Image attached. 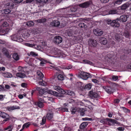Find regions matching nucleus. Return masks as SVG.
<instances>
[{
  "mask_svg": "<svg viewBox=\"0 0 131 131\" xmlns=\"http://www.w3.org/2000/svg\"><path fill=\"white\" fill-rule=\"evenodd\" d=\"M53 88L55 90L57 91L59 93L53 91L51 90H48L47 91V92L49 94L57 97H63V95L62 94L64 93V91L59 86H54Z\"/></svg>",
  "mask_w": 131,
  "mask_h": 131,
  "instance_id": "f257e3e1",
  "label": "nucleus"
},
{
  "mask_svg": "<svg viewBox=\"0 0 131 131\" xmlns=\"http://www.w3.org/2000/svg\"><path fill=\"white\" fill-rule=\"evenodd\" d=\"M78 77L85 80H87L89 78H91L92 77L89 73L83 71L81 72Z\"/></svg>",
  "mask_w": 131,
  "mask_h": 131,
  "instance_id": "f03ea898",
  "label": "nucleus"
},
{
  "mask_svg": "<svg viewBox=\"0 0 131 131\" xmlns=\"http://www.w3.org/2000/svg\"><path fill=\"white\" fill-rule=\"evenodd\" d=\"M106 23L108 25H110L114 28L118 27L120 26L119 23L116 20H112L108 19L106 21Z\"/></svg>",
  "mask_w": 131,
  "mask_h": 131,
  "instance_id": "7ed1b4c3",
  "label": "nucleus"
},
{
  "mask_svg": "<svg viewBox=\"0 0 131 131\" xmlns=\"http://www.w3.org/2000/svg\"><path fill=\"white\" fill-rule=\"evenodd\" d=\"M0 116L3 118H5L2 122V123H4L5 122L8 121L9 120L10 117L9 115L6 113L0 111Z\"/></svg>",
  "mask_w": 131,
  "mask_h": 131,
  "instance_id": "20e7f679",
  "label": "nucleus"
},
{
  "mask_svg": "<svg viewBox=\"0 0 131 131\" xmlns=\"http://www.w3.org/2000/svg\"><path fill=\"white\" fill-rule=\"evenodd\" d=\"M10 37L12 40L19 42H22L23 40L22 38L19 37H18L17 35L16 34L11 36Z\"/></svg>",
  "mask_w": 131,
  "mask_h": 131,
  "instance_id": "39448f33",
  "label": "nucleus"
},
{
  "mask_svg": "<svg viewBox=\"0 0 131 131\" xmlns=\"http://www.w3.org/2000/svg\"><path fill=\"white\" fill-rule=\"evenodd\" d=\"M62 41V37L59 36H57L54 37L53 40V42L57 44L61 43Z\"/></svg>",
  "mask_w": 131,
  "mask_h": 131,
  "instance_id": "423d86ee",
  "label": "nucleus"
},
{
  "mask_svg": "<svg viewBox=\"0 0 131 131\" xmlns=\"http://www.w3.org/2000/svg\"><path fill=\"white\" fill-rule=\"evenodd\" d=\"M115 41L118 42H121L123 40V38L122 35L120 34H116L115 36Z\"/></svg>",
  "mask_w": 131,
  "mask_h": 131,
  "instance_id": "0eeeda50",
  "label": "nucleus"
},
{
  "mask_svg": "<svg viewBox=\"0 0 131 131\" xmlns=\"http://www.w3.org/2000/svg\"><path fill=\"white\" fill-rule=\"evenodd\" d=\"M92 3V2L91 1L84 3H83L80 4L79 6L82 8H87L89 7Z\"/></svg>",
  "mask_w": 131,
  "mask_h": 131,
  "instance_id": "6e6552de",
  "label": "nucleus"
},
{
  "mask_svg": "<svg viewBox=\"0 0 131 131\" xmlns=\"http://www.w3.org/2000/svg\"><path fill=\"white\" fill-rule=\"evenodd\" d=\"M89 46L91 47H95L97 45V43L96 40L93 39H90L88 42Z\"/></svg>",
  "mask_w": 131,
  "mask_h": 131,
  "instance_id": "1a4fd4ad",
  "label": "nucleus"
},
{
  "mask_svg": "<svg viewBox=\"0 0 131 131\" xmlns=\"http://www.w3.org/2000/svg\"><path fill=\"white\" fill-rule=\"evenodd\" d=\"M93 32L94 34L97 36H101L103 33V31L99 29H97L94 30Z\"/></svg>",
  "mask_w": 131,
  "mask_h": 131,
  "instance_id": "9d476101",
  "label": "nucleus"
},
{
  "mask_svg": "<svg viewBox=\"0 0 131 131\" xmlns=\"http://www.w3.org/2000/svg\"><path fill=\"white\" fill-rule=\"evenodd\" d=\"M53 110H49V112L47 114V119L50 120L53 117Z\"/></svg>",
  "mask_w": 131,
  "mask_h": 131,
  "instance_id": "9b49d317",
  "label": "nucleus"
},
{
  "mask_svg": "<svg viewBox=\"0 0 131 131\" xmlns=\"http://www.w3.org/2000/svg\"><path fill=\"white\" fill-rule=\"evenodd\" d=\"M2 52L3 54L6 57L8 58H9L10 56L9 54V53L8 50L5 48H3L2 49Z\"/></svg>",
  "mask_w": 131,
  "mask_h": 131,
  "instance_id": "f8f14e48",
  "label": "nucleus"
},
{
  "mask_svg": "<svg viewBox=\"0 0 131 131\" xmlns=\"http://www.w3.org/2000/svg\"><path fill=\"white\" fill-rule=\"evenodd\" d=\"M89 96L91 97L92 99L97 98L98 96V94L96 93L93 92L92 91H90L89 92Z\"/></svg>",
  "mask_w": 131,
  "mask_h": 131,
  "instance_id": "ddd939ff",
  "label": "nucleus"
},
{
  "mask_svg": "<svg viewBox=\"0 0 131 131\" xmlns=\"http://www.w3.org/2000/svg\"><path fill=\"white\" fill-rule=\"evenodd\" d=\"M60 25V22L58 20H54L50 23V25L52 26L58 27Z\"/></svg>",
  "mask_w": 131,
  "mask_h": 131,
  "instance_id": "4468645a",
  "label": "nucleus"
},
{
  "mask_svg": "<svg viewBox=\"0 0 131 131\" xmlns=\"http://www.w3.org/2000/svg\"><path fill=\"white\" fill-rule=\"evenodd\" d=\"M65 93L64 94H68L71 96L72 97L74 96L75 95L74 92L71 91L66 90L64 91Z\"/></svg>",
  "mask_w": 131,
  "mask_h": 131,
  "instance_id": "2eb2a0df",
  "label": "nucleus"
},
{
  "mask_svg": "<svg viewBox=\"0 0 131 131\" xmlns=\"http://www.w3.org/2000/svg\"><path fill=\"white\" fill-rule=\"evenodd\" d=\"M30 35V34L28 30L23 31L22 34V36L25 38L28 37Z\"/></svg>",
  "mask_w": 131,
  "mask_h": 131,
  "instance_id": "dca6fc26",
  "label": "nucleus"
},
{
  "mask_svg": "<svg viewBox=\"0 0 131 131\" xmlns=\"http://www.w3.org/2000/svg\"><path fill=\"white\" fill-rule=\"evenodd\" d=\"M106 91L108 93L111 94L113 92V89L110 87H103Z\"/></svg>",
  "mask_w": 131,
  "mask_h": 131,
  "instance_id": "f3484780",
  "label": "nucleus"
},
{
  "mask_svg": "<svg viewBox=\"0 0 131 131\" xmlns=\"http://www.w3.org/2000/svg\"><path fill=\"white\" fill-rule=\"evenodd\" d=\"M14 4L13 1H11L9 3H8L5 5V6L6 7L9 8H12L13 7Z\"/></svg>",
  "mask_w": 131,
  "mask_h": 131,
  "instance_id": "a211bd4d",
  "label": "nucleus"
},
{
  "mask_svg": "<svg viewBox=\"0 0 131 131\" xmlns=\"http://www.w3.org/2000/svg\"><path fill=\"white\" fill-rule=\"evenodd\" d=\"M99 40L100 43L103 45H105L107 43V40L104 37H100Z\"/></svg>",
  "mask_w": 131,
  "mask_h": 131,
  "instance_id": "6ab92c4d",
  "label": "nucleus"
},
{
  "mask_svg": "<svg viewBox=\"0 0 131 131\" xmlns=\"http://www.w3.org/2000/svg\"><path fill=\"white\" fill-rule=\"evenodd\" d=\"M6 108L8 110L10 111L15 109H19L20 108V107L18 106H13L9 107H7Z\"/></svg>",
  "mask_w": 131,
  "mask_h": 131,
  "instance_id": "aec40b11",
  "label": "nucleus"
},
{
  "mask_svg": "<svg viewBox=\"0 0 131 131\" xmlns=\"http://www.w3.org/2000/svg\"><path fill=\"white\" fill-rule=\"evenodd\" d=\"M128 18V17L127 15H124L120 16V19L121 21L123 22H125L127 21Z\"/></svg>",
  "mask_w": 131,
  "mask_h": 131,
  "instance_id": "412c9836",
  "label": "nucleus"
},
{
  "mask_svg": "<svg viewBox=\"0 0 131 131\" xmlns=\"http://www.w3.org/2000/svg\"><path fill=\"white\" fill-rule=\"evenodd\" d=\"M108 124L110 125H114L115 122V120L111 118H106Z\"/></svg>",
  "mask_w": 131,
  "mask_h": 131,
  "instance_id": "4be33fe9",
  "label": "nucleus"
},
{
  "mask_svg": "<svg viewBox=\"0 0 131 131\" xmlns=\"http://www.w3.org/2000/svg\"><path fill=\"white\" fill-rule=\"evenodd\" d=\"M51 99V98L49 99L48 97L45 96L43 97L42 98L39 97L38 98L39 102H45L46 101V100H49Z\"/></svg>",
  "mask_w": 131,
  "mask_h": 131,
  "instance_id": "5701e85b",
  "label": "nucleus"
},
{
  "mask_svg": "<svg viewBox=\"0 0 131 131\" xmlns=\"http://www.w3.org/2000/svg\"><path fill=\"white\" fill-rule=\"evenodd\" d=\"M1 21V25H0V26L1 28H2V30L3 27H7L8 26V24L7 22H2V20H0Z\"/></svg>",
  "mask_w": 131,
  "mask_h": 131,
  "instance_id": "b1692460",
  "label": "nucleus"
},
{
  "mask_svg": "<svg viewBox=\"0 0 131 131\" xmlns=\"http://www.w3.org/2000/svg\"><path fill=\"white\" fill-rule=\"evenodd\" d=\"M2 75L4 77L7 78H11L12 76V75L11 73L7 72L3 73Z\"/></svg>",
  "mask_w": 131,
  "mask_h": 131,
  "instance_id": "393cba45",
  "label": "nucleus"
},
{
  "mask_svg": "<svg viewBox=\"0 0 131 131\" xmlns=\"http://www.w3.org/2000/svg\"><path fill=\"white\" fill-rule=\"evenodd\" d=\"M88 125V123L87 122H84L81 123L80 126V128L83 129L85 128Z\"/></svg>",
  "mask_w": 131,
  "mask_h": 131,
  "instance_id": "a878e982",
  "label": "nucleus"
},
{
  "mask_svg": "<svg viewBox=\"0 0 131 131\" xmlns=\"http://www.w3.org/2000/svg\"><path fill=\"white\" fill-rule=\"evenodd\" d=\"M26 25L30 27L33 26L34 25V23L31 21H27L25 23Z\"/></svg>",
  "mask_w": 131,
  "mask_h": 131,
  "instance_id": "bb28decb",
  "label": "nucleus"
},
{
  "mask_svg": "<svg viewBox=\"0 0 131 131\" xmlns=\"http://www.w3.org/2000/svg\"><path fill=\"white\" fill-rule=\"evenodd\" d=\"M13 128L12 125H9L7 127L4 129L3 130L4 131H12Z\"/></svg>",
  "mask_w": 131,
  "mask_h": 131,
  "instance_id": "cd10ccee",
  "label": "nucleus"
},
{
  "mask_svg": "<svg viewBox=\"0 0 131 131\" xmlns=\"http://www.w3.org/2000/svg\"><path fill=\"white\" fill-rule=\"evenodd\" d=\"M16 75L17 77L21 78H23L25 77V75L24 73H17Z\"/></svg>",
  "mask_w": 131,
  "mask_h": 131,
  "instance_id": "c85d7f7f",
  "label": "nucleus"
},
{
  "mask_svg": "<svg viewBox=\"0 0 131 131\" xmlns=\"http://www.w3.org/2000/svg\"><path fill=\"white\" fill-rule=\"evenodd\" d=\"M47 20L45 18H42L40 19L36 20L34 21L36 22H38L39 23H42L46 22Z\"/></svg>",
  "mask_w": 131,
  "mask_h": 131,
  "instance_id": "c756f323",
  "label": "nucleus"
},
{
  "mask_svg": "<svg viewBox=\"0 0 131 131\" xmlns=\"http://www.w3.org/2000/svg\"><path fill=\"white\" fill-rule=\"evenodd\" d=\"M78 26L79 27L81 28H84L85 29H87V25H85V24L84 23H79L78 24Z\"/></svg>",
  "mask_w": 131,
  "mask_h": 131,
  "instance_id": "7c9ffc66",
  "label": "nucleus"
},
{
  "mask_svg": "<svg viewBox=\"0 0 131 131\" xmlns=\"http://www.w3.org/2000/svg\"><path fill=\"white\" fill-rule=\"evenodd\" d=\"M13 57L14 60H18L19 59L18 54L16 53H14L13 54Z\"/></svg>",
  "mask_w": 131,
  "mask_h": 131,
  "instance_id": "2f4dec72",
  "label": "nucleus"
},
{
  "mask_svg": "<svg viewBox=\"0 0 131 131\" xmlns=\"http://www.w3.org/2000/svg\"><path fill=\"white\" fill-rule=\"evenodd\" d=\"M129 6V4L128 3H126L124 4L121 6V9L122 10H124L128 8Z\"/></svg>",
  "mask_w": 131,
  "mask_h": 131,
  "instance_id": "473e14b6",
  "label": "nucleus"
},
{
  "mask_svg": "<svg viewBox=\"0 0 131 131\" xmlns=\"http://www.w3.org/2000/svg\"><path fill=\"white\" fill-rule=\"evenodd\" d=\"M37 74L40 77V79H41L44 77V75L42 73L39 71H37Z\"/></svg>",
  "mask_w": 131,
  "mask_h": 131,
  "instance_id": "72a5a7b5",
  "label": "nucleus"
},
{
  "mask_svg": "<svg viewBox=\"0 0 131 131\" xmlns=\"http://www.w3.org/2000/svg\"><path fill=\"white\" fill-rule=\"evenodd\" d=\"M125 1V0H117L114 2V5H116L120 4L122 3V2Z\"/></svg>",
  "mask_w": 131,
  "mask_h": 131,
  "instance_id": "f704fd0d",
  "label": "nucleus"
},
{
  "mask_svg": "<svg viewBox=\"0 0 131 131\" xmlns=\"http://www.w3.org/2000/svg\"><path fill=\"white\" fill-rule=\"evenodd\" d=\"M55 52L54 53L56 54H58V55H60L61 54V51L59 49H56V50L55 51Z\"/></svg>",
  "mask_w": 131,
  "mask_h": 131,
  "instance_id": "c9c22d12",
  "label": "nucleus"
},
{
  "mask_svg": "<svg viewBox=\"0 0 131 131\" xmlns=\"http://www.w3.org/2000/svg\"><path fill=\"white\" fill-rule=\"evenodd\" d=\"M91 86L90 84H89L86 85L85 86V89L86 90H89L91 88Z\"/></svg>",
  "mask_w": 131,
  "mask_h": 131,
  "instance_id": "e433bc0d",
  "label": "nucleus"
},
{
  "mask_svg": "<svg viewBox=\"0 0 131 131\" xmlns=\"http://www.w3.org/2000/svg\"><path fill=\"white\" fill-rule=\"evenodd\" d=\"M28 55L29 56H30L31 55L32 56L35 57L37 56L38 54L33 51H31L30 53V54H28Z\"/></svg>",
  "mask_w": 131,
  "mask_h": 131,
  "instance_id": "4c0bfd02",
  "label": "nucleus"
},
{
  "mask_svg": "<svg viewBox=\"0 0 131 131\" xmlns=\"http://www.w3.org/2000/svg\"><path fill=\"white\" fill-rule=\"evenodd\" d=\"M38 84L39 85L45 86L46 85V83L43 80L39 82Z\"/></svg>",
  "mask_w": 131,
  "mask_h": 131,
  "instance_id": "58836bf2",
  "label": "nucleus"
},
{
  "mask_svg": "<svg viewBox=\"0 0 131 131\" xmlns=\"http://www.w3.org/2000/svg\"><path fill=\"white\" fill-rule=\"evenodd\" d=\"M39 59L41 61L40 63V65H42L45 64L46 61L45 60L41 58H40Z\"/></svg>",
  "mask_w": 131,
  "mask_h": 131,
  "instance_id": "ea45409f",
  "label": "nucleus"
},
{
  "mask_svg": "<svg viewBox=\"0 0 131 131\" xmlns=\"http://www.w3.org/2000/svg\"><path fill=\"white\" fill-rule=\"evenodd\" d=\"M83 61L84 62V63L85 64H88L90 65H92L93 63L92 62L88 60H83Z\"/></svg>",
  "mask_w": 131,
  "mask_h": 131,
  "instance_id": "a19ab883",
  "label": "nucleus"
},
{
  "mask_svg": "<svg viewBox=\"0 0 131 131\" xmlns=\"http://www.w3.org/2000/svg\"><path fill=\"white\" fill-rule=\"evenodd\" d=\"M43 103V102H37V105L40 108H42L44 106Z\"/></svg>",
  "mask_w": 131,
  "mask_h": 131,
  "instance_id": "79ce46f5",
  "label": "nucleus"
},
{
  "mask_svg": "<svg viewBox=\"0 0 131 131\" xmlns=\"http://www.w3.org/2000/svg\"><path fill=\"white\" fill-rule=\"evenodd\" d=\"M46 118L44 116L42 119V122L40 123L41 125H43L46 122Z\"/></svg>",
  "mask_w": 131,
  "mask_h": 131,
  "instance_id": "37998d69",
  "label": "nucleus"
},
{
  "mask_svg": "<svg viewBox=\"0 0 131 131\" xmlns=\"http://www.w3.org/2000/svg\"><path fill=\"white\" fill-rule=\"evenodd\" d=\"M109 13L110 14H114L117 13V11L115 9L111 10L109 11Z\"/></svg>",
  "mask_w": 131,
  "mask_h": 131,
  "instance_id": "c03bdc74",
  "label": "nucleus"
},
{
  "mask_svg": "<svg viewBox=\"0 0 131 131\" xmlns=\"http://www.w3.org/2000/svg\"><path fill=\"white\" fill-rule=\"evenodd\" d=\"M38 3H46L48 1V0H36Z\"/></svg>",
  "mask_w": 131,
  "mask_h": 131,
  "instance_id": "a18cd8bd",
  "label": "nucleus"
},
{
  "mask_svg": "<svg viewBox=\"0 0 131 131\" xmlns=\"http://www.w3.org/2000/svg\"><path fill=\"white\" fill-rule=\"evenodd\" d=\"M118 76L115 75H113L112 77V80L114 81H116L118 79Z\"/></svg>",
  "mask_w": 131,
  "mask_h": 131,
  "instance_id": "49530a36",
  "label": "nucleus"
},
{
  "mask_svg": "<svg viewBox=\"0 0 131 131\" xmlns=\"http://www.w3.org/2000/svg\"><path fill=\"white\" fill-rule=\"evenodd\" d=\"M24 45L26 46L30 47H32L35 46V45L34 44H31L28 43H24Z\"/></svg>",
  "mask_w": 131,
  "mask_h": 131,
  "instance_id": "de8ad7c7",
  "label": "nucleus"
},
{
  "mask_svg": "<svg viewBox=\"0 0 131 131\" xmlns=\"http://www.w3.org/2000/svg\"><path fill=\"white\" fill-rule=\"evenodd\" d=\"M63 76L61 74H59L58 76V78L59 80H62L63 79Z\"/></svg>",
  "mask_w": 131,
  "mask_h": 131,
  "instance_id": "09e8293b",
  "label": "nucleus"
},
{
  "mask_svg": "<svg viewBox=\"0 0 131 131\" xmlns=\"http://www.w3.org/2000/svg\"><path fill=\"white\" fill-rule=\"evenodd\" d=\"M121 108L123 109L124 112L127 113H129L130 112L129 110L126 108L124 107H122Z\"/></svg>",
  "mask_w": 131,
  "mask_h": 131,
  "instance_id": "8fccbe9b",
  "label": "nucleus"
},
{
  "mask_svg": "<svg viewBox=\"0 0 131 131\" xmlns=\"http://www.w3.org/2000/svg\"><path fill=\"white\" fill-rule=\"evenodd\" d=\"M106 118L105 119H102L100 121V122L104 124L107 123V120H106Z\"/></svg>",
  "mask_w": 131,
  "mask_h": 131,
  "instance_id": "3c124183",
  "label": "nucleus"
},
{
  "mask_svg": "<svg viewBox=\"0 0 131 131\" xmlns=\"http://www.w3.org/2000/svg\"><path fill=\"white\" fill-rule=\"evenodd\" d=\"M30 124H28V123H25L23 125V128H24L25 127H26V128H27L29 126Z\"/></svg>",
  "mask_w": 131,
  "mask_h": 131,
  "instance_id": "603ef678",
  "label": "nucleus"
},
{
  "mask_svg": "<svg viewBox=\"0 0 131 131\" xmlns=\"http://www.w3.org/2000/svg\"><path fill=\"white\" fill-rule=\"evenodd\" d=\"M77 8L76 7H71L70 8V10L72 12H74L76 11L77 10Z\"/></svg>",
  "mask_w": 131,
  "mask_h": 131,
  "instance_id": "864d4df0",
  "label": "nucleus"
},
{
  "mask_svg": "<svg viewBox=\"0 0 131 131\" xmlns=\"http://www.w3.org/2000/svg\"><path fill=\"white\" fill-rule=\"evenodd\" d=\"M108 56L109 59H111L113 58V57H114V53L113 52H112V53H111L110 54H109Z\"/></svg>",
  "mask_w": 131,
  "mask_h": 131,
  "instance_id": "5fc2aeb1",
  "label": "nucleus"
},
{
  "mask_svg": "<svg viewBox=\"0 0 131 131\" xmlns=\"http://www.w3.org/2000/svg\"><path fill=\"white\" fill-rule=\"evenodd\" d=\"M84 109L82 108H77V112L80 113L83 111Z\"/></svg>",
  "mask_w": 131,
  "mask_h": 131,
  "instance_id": "6e6d98bb",
  "label": "nucleus"
},
{
  "mask_svg": "<svg viewBox=\"0 0 131 131\" xmlns=\"http://www.w3.org/2000/svg\"><path fill=\"white\" fill-rule=\"evenodd\" d=\"M123 35L127 38H128L129 36V34L128 31L125 32L123 33Z\"/></svg>",
  "mask_w": 131,
  "mask_h": 131,
  "instance_id": "4d7b16f0",
  "label": "nucleus"
},
{
  "mask_svg": "<svg viewBox=\"0 0 131 131\" xmlns=\"http://www.w3.org/2000/svg\"><path fill=\"white\" fill-rule=\"evenodd\" d=\"M76 112H77V108L76 109L75 108H73L72 109L71 111V113L72 114H74Z\"/></svg>",
  "mask_w": 131,
  "mask_h": 131,
  "instance_id": "13d9d810",
  "label": "nucleus"
},
{
  "mask_svg": "<svg viewBox=\"0 0 131 131\" xmlns=\"http://www.w3.org/2000/svg\"><path fill=\"white\" fill-rule=\"evenodd\" d=\"M2 30H4V31L5 32V34H7L10 30V29L9 28H6L4 29H2Z\"/></svg>",
  "mask_w": 131,
  "mask_h": 131,
  "instance_id": "bf43d9fd",
  "label": "nucleus"
},
{
  "mask_svg": "<svg viewBox=\"0 0 131 131\" xmlns=\"http://www.w3.org/2000/svg\"><path fill=\"white\" fill-rule=\"evenodd\" d=\"M64 131H71V128L69 127H65L64 129Z\"/></svg>",
  "mask_w": 131,
  "mask_h": 131,
  "instance_id": "052dcab7",
  "label": "nucleus"
},
{
  "mask_svg": "<svg viewBox=\"0 0 131 131\" xmlns=\"http://www.w3.org/2000/svg\"><path fill=\"white\" fill-rule=\"evenodd\" d=\"M110 0H100L102 3H106L108 2Z\"/></svg>",
  "mask_w": 131,
  "mask_h": 131,
  "instance_id": "680f3d73",
  "label": "nucleus"
},
{
  "mask_svg": "<svg viewBox=\"0 0 131 131\" xmlns=\"http://www.w3.org/2000/svg\"><path fill=\"white\" fill-rule=\"evenodd\" d=\"M39 94L41 95H42L44 93V90L43 89H41L39 91Z\"/></svg>",
  "mask_w": 131,
  "mask_h": 131,
  "instance_id": "e2e57ef3",
  "label": "nucleus"
},
{
  "mask_svg": "<svg viewBox=\"0 0 131 131\" xmlns=\"http://www.w3.org/2000/svg\"><path fill=\"white\" fill-rule=\"evenodd\" d=\"M61 110H62V112H67L68 110V109L66 108H61Z\"/></svg>",
  "mask_w": 131,
  "mask_h": 131,
  "instance_id": "0e129e2a",
  "label": "nucleus"
},
{
  "mask_svg": "<svg viewBox=\"0 0 131 131\" xmlns=\"http://www.w3.org/2000/svg\"><path fill=\"white\" fill-rule=\"evenodd\" d=\"M23 0H14V2L17 3H19L23 1Z\"/></svg>",
  "mask_w": 131,
  "mask_h": 131,
  "instance_id": "69168bd1",
  "label": "nucleus"
},
{
  "mask_svg": "<svg viewBox=\"0 0 131 131\" xmlns=\"http://www.w3.org/2000/svg\"><path fill=\"white\" fill-rule=\"evenodd\" d=\"M85 111L84 109V110H83V111H82L80 113V115L82 116H84L85 114Z\"/></svg>",
  "mask_w": 131,
  "mask_h": 131,
  "instance_id": "338daca9",
  "label": "nucleus"
},
{
  "mask_svg": "<svg viewBox=\"0 0 131 131\" xmlns=\"http://www.w3.org/2000/svg\"><path fill=\"white\" fill-rule=\"evenodd\" d=\"M5 14H7L10 12V10L9 9H6L5 10Z\"/></svg>",
  "mask_w": 131,
  "mask_h": 131,
  "instance_id": "774afa93",
  "label": "nucleus"
}]
</instances>
